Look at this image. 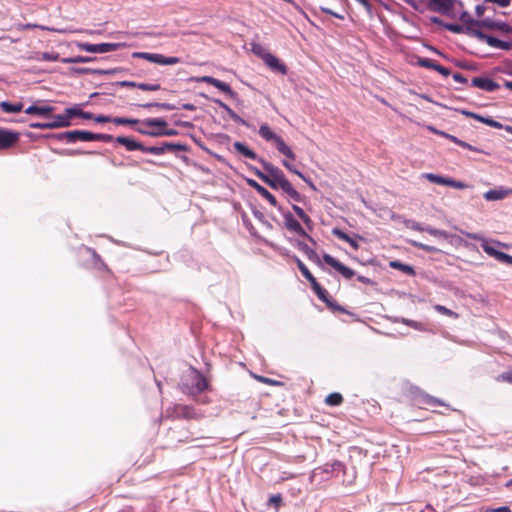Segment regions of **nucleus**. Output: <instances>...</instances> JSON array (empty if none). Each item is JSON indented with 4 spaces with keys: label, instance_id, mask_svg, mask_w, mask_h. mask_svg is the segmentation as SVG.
Listing matches in <instances>:
<instances>
[{
    "label": "nucleus",
    "instance_id": "45",
    "mask_svg": "<svg viewBox=\"0 0 512 512\" xmlns=\"http://www.w3.org/2000/svg\"><path fill=\"white\" fill-rule=\"evenodd\" d=\"M66 112H67L70 120L72 117H75V116L81 117V115H82V110L78 107L67 108Z\"/></svg>",
    "mask_w": 512,
    "mask_h": 512
},
{
    "label": "nucleus",
    "instance_id": "64",
    "mask_svg": "<svg viewBox=\"0 0 512 512\" xmlns=\"http://www.w3.org/2000/svg\"><path fill=\"white\" fill-rule=\"evenodd\" d=\"M476 13H477V15H478V16H481V15L484 13V7H483V6L478 5V6L476 7Z\"/></svg>",
    "mask_w": 512,
    "mask_h": 512
},
{
    "label": "nucleus",
    "instance_id": "22",
    "mask_svg": "<svg viewBox=\"0 0 512 512\" xmlns=\"http://www.w3.org/2000/svg\"><path fill=\"white\" fill-rule=\"evenodd\" d=\"M52 122L55 125V128L68 127L71 125V121L68 117L66 110L64 111L63 114H59V115L55 116L54 120Z\"/></svg>",
    "mask_w": 512,
    "mask_h": 512
},
{
    "label": "nucleus",
    "instance_id": "50",
    "mask_svg": "<svg viewBox=\"0 0 512 512\" xmlns=\"http://www.w3.org/2000/svg\"><path fill=\"white\" fill-rule=\"evenodd\" d=\"M363 238L359 235H356L355 237H351L350 241H348L347 243L350 244V246L357 250L359 248V242L358 240H362Z\"/></svg>",
    "mask_w": 512,
    "mask_h": 512
},
{
    "label": "nucleus",
    "instance_id": "60",
    "mask_svg": "<svg viewBox=\"0 0 512 512\" xmlns=\"http://www.w3.org/2000/svg\"><path fill=\"white\" fill-rule=\"evenodd\" d=\"M91 60V58L89 57H84V56H76L75 57V63H86V62H89Z\"/></svg>",
    "mask_w": 512,
    "mask_h": 512
},
{
    "label": "nucleus",
    "instance_id": "34",
    "mask_svg": "<svg viewBox=\"0 0 512 512\" xmlns=\"http://www.w3.org/2000/svg\"><path fill=\"white\" fill-rule=\"evenodd\" d=\"M495 379L497 382L512 384V369H508L507 371L502 372Z\"/></svg>",
    "mask_w": 512,
    "mask_h": 512
},
{
    "label": "nucleus",
    "instance_id": "14",
    "mask_svg": "<svg viewBox=\"0 0 512 512\" xmlns=\"http://www.w3.org/2000/svg\"><path fill=\"white\" fill-rule=\"evenodd\" d=\"M249 186L255 189L263 198H265L272 206L277 207L278 203L276 198L263 186L257 183L255 180H248Z\"/></svg>",
    "mask_w": 512,
    "mask_h": 512
},
{
    "label": "nucleus",
    "instance_id": "6",
    "mask_svg": "<svg viewBox=\"0 0 512 512\" xmlns=\"http://www.w3.org/2000/svg\"><path fill=\"white\" fill-rule=\"evenodd\" d=\"M76 46L82 50L89 53H108L116 51L122 47L125 46L123 43H100V44H89V43H82L77 42Z\"/></svg>",
    "mask_w": 512,
    "mask_h": 512
},
{
    "label": "nucleus",
    "instance_id": "43",
    "mask_svg": "<svg viewBox=\"0 0 512 512\" xmlns=\"http://www.w3.org/2000/svg\"><path fill=\"white\" fill-rule=\"evenodd\" d=\"M448 186L456 188V189H465L468 187V185L462 181H457L454 179L449 178L448 180Z\"/></svg>",
    "mask_w": 512,
    "mask_h": 512
},
{
    "label": "nucleus",
    "instance_id": "44",
    "mask_svg": "<svg viewBox=\"0 0 512 512\" xmlns=\"http://www.w3.org/2000/svg\"><path fill=\"white\" fill-rule=\"evenodd\" d=\"M32 128L35 129H54L55 125L53 122H46V123H33L30 125Z\"/></svg>",
    "mask_w": 512,
    "mask_h": 512
},
{
    "label": "nucleus",
    "instance_id": "3",
    "mask_svg": "<svg viewBox=\"0 0 512 512\" xmlns=\"http://www.w3.org/2000/svg\"><path fill=\"white\" fill-rule=\"evenodd\" d=\"M182 385L192 394L200 393L208 387L206 378L194 368H189L184 372Z\"/></svg>",
    "mask_w": 512,
    "mask_h": 512
},
{
    "label": "nucleus",
    "instance_id": "32",
    "mask_svg": "<svg viewBox=\"0 0 512 512\" xmlns=\"http://www.w3.org/2000/svg\"><path fill=\"white\" fill-rule=\"evenodd\" d=\"M391 267L393 268H396V269H399L409 275L411 274H414V270L411 266L409 265H406V264H403L401 262H398V261H393L390 263Z\"/></svg>",
    "mask_w": 512,
    "mask_h": 512
},
{
    "label": "nucleus",
    "instance_id": "27",
    "mask_svg": "<svg viewBox=\"0 0 512 512\" xmlns=\"http://www.w3.org/2000/svg\"><path fill=\"white\" fill-rule=\"evenodd\" d=\"M423 177L425 179H427L428 181H430L431 183L448 186L449 178L443 177L441 175L433 174V173H425V174H423Z\"/></svg>",
    "mask_w": 512,
    "mask_h": 512
},
{
    "label": "nucleus",
    "instance_id": "39",
    "mask_svg": "<svg viewBox=\"0 0 512 512\" xmlns=\"http://www.w3.org/2000/svg\"><path fill=\"white\" fill-rule=\"evenodd\" d=\"M400 321L402 323H404V324H406V325L416 329V330H420V331L425 330L424 326L421 323H419V322H416V321H413V320H409V319H405V318H402Z\"/></svg>",
    "mask_w": 512,
    "mask_h": 512
},
{
    "label": "nucleus",
    "instance_id": "47",
    "mask_svg": "<svg viewBox=\"0 0 512 512\" xmlns=\"http://www.w3.org/2000/svg\"><path fill=\"white\" fill-rule=\"evenodd\" d=\"M444 27L454 33H461L463 32V27L459 24H445Z\"/></svg>",
    "mask_w": 512,
    "mask_h": 512
},
{
    "label": "nucleus",
    "instance_id": "56",
    "mask_svg": "<svg viewBox=\"0 0 512 512\" xmlns=\"http://www.w3.org/2000/svg\"><path fill=\"white\" fill-rule=\"evenodd\" d=\"M143 107H160V108H164V109H171V107L165 103H148V104L143 105Z\"/></svg>",
    "mask_w": 512,
    "mask_h": 512
},
{
    "label": "nucleus",
    "instance_id": "12",
    "mask_svg": "<svg viewBox=\"0 0 512 512\" xmlns=\"http://www.w3.org/2000/svg\"><path fill=\"white\" fill-rule=\"evenodd\" d=\"M19 139V134L14 131L0 128V149L13 146Z\"/></svg>",
    "mask_w": 512,
    "mask_h": 512
},
{
    "label": "nucleus",
    "instance_id": "55",
    "mask_svg": "<svg viewBox=\"0 0 512 512\" xmlns=\"http://www.w3.org/2000/svg\"><path fill=\"white\" fill-rule=\"evenodd\" d=\"M414 246L416 247H419L427 252H435L436 249L432 246H429V245H425V244H421V243H417V242H413Z\"/></svg>",
    "mask_w": 512,
    "mask_h": 512
},
{
    "label": "nucleus",
    "instance_id": "20",
    "mask_svg": "<svg viewBox=\"0 0 512 512\" xmlns=\"http://www.w3.org/2000/svg\"><path fill=\"white\" fill-rule=\"evenodd\" d=\"M415 228L418 230H424V231L428 232L430 235L434 236L435 238H437L438 240H441V241L449 240L451 238V235L443 230H438V229H434V228H430V227L420 228L418 226Z\"/></svg>",
    "mask_w": 512,
    "mask_h": 512
},
{
    "label": "nucleus",
    "instance_id": "9",
    "mask_svg": "<svg viewBox=\"0 0 512 512\" xmlns=\"http://www.w3.org/2000/svg\"><path fill=\"white\" fill-rule=\"evenodd\" d=\"M59 138L66 139L69 142H74L76 140L88 142V141H95V133H92L89 131L75 130V131H68V132L61 133L59 135Z\"/></svg>",
    "mask_w": 512,
    "mask_h": 512
},
{
    "label": "nucleus",
    "instance_id": "53",
    "mask_svg": "<svg viewBox=\"0 0 512 512\" xmlns=\"http://www.w3.org/2000/svg\"><path fill=\"white\" fill-rule=\"evenodd\" d=\"M94 120L98 123L112 122L113 118L105 115H98L94 117Z\"/></svg>",
    "mask_w": 512,
    "mask_h": 512
},
{
    "label": "nucleus",
    "instance_id": "58",
    "mask_svg": "<svg viewBox=\"0 0 512 512\" xmlns=\"http://www.w3.org/2000/svg\"><path fill=\"white\" fill-rule=\"evenodd\" d=\"M139 83H135V82H132V81H121L119 82V85L122 86V87H137Z\"/></svg>",
    "mask_w": 512,
    "mask_h": 512
},
{
    "label": "nucleus",
    "instance_id": "40",
    "mask_svg": "<svg viewBox=\"0 0 512 512\" xmlns=\"http://www.w3.org/2000/svg\"><path fill=\"white\" fill-rule=\"evenodd\" d=\"M42 30H47V31H53V32H57V33H75V32H80L81 30H76V29H67V28H64V29H57V28H50V27H46V26H39Z\"/></svg>",
    "mask_w": 512,
    "mask_h": 512
},
{
    "label": "nucleus",
    "instance_id": "15",
    "mask_svg": "<svg viewBox=\"0 0 512 512\" xmlns=\"http://www.w3.org/2000/svg\"><path fill=\"white\" fill-rule=\"evenodd\" d=\"M472 85L488 92H492L498 88L497 83L486 77L473 78Z\"/></svg>",
    "mask_w": 512,
    "mask_h": 512
},
{
    "label": "nucleus",
    "instance_id": "33",
    "mask_svg": "<svg viewBox=\"0 0 512 512\" xmlns=\"http://www.w3.org/2000/svg\"><path fill=\"white\" fill-rule=\"evenodd\" d=\"M342 399H343V398H342L341 394H339V393H331V394H329V395L326 397L325 402H326L328 405H333V406H335V405H339V404H341Z\"/></svg>",
    "mask_w": 512,
    "mask_h": 512
},
{
    "label": "nucleus",
    "instance_id": "4",
    "mask_svg": "<svg viewBox=\"0 0 512 512\" xmlns=\"http://www.w3.org/2000/svg\"><path fill=\"white\" fill-rule=\"evenodd\" d=\"M469 237L474 240H481V247L484 250V252L487 253L489 256L494 257L498 261L505 263L507 265H512V256L503 253L497 249L498 246L506 247L505 244L497 241H488L475 234L469 235Z\"/></svg>",
    "mask_w": 512,
    "mask_h": 512
},
{
    "label": "nucleus",
    "instance_id": "8",
    "mask_svg": "<svg viewBox=\"0 0 512 512\" xmlns=\"http://www.w3.org/2000/svg\"><path fill=\"white\" fill-rule=\"evenodd\" d=\"M283 220L284 226L287 230L307 238L313 244L315 243L314 239L307 234V232L303 229L299 221L296 220L290 212L283 213Z\"/></svg>",
    "mask_w": 512,
    "mask_h": 512
},
{
    "label": "nucleus",
    "instance_id": "1",
    "mask_svg": "<svg viewBox=\"0 0 512 512\" xmlns=\"http://www.w3.org/2000/svg\"><path fill=\"white\" fill-rule=\"evenodd\" d=\"M261 163L265 172L256 170L255 174L258 178L274 189L280 188L295 201L300 200L299 193L293 188L292 184L285 178V175L278 167L264 160H261Z\"/></svg>",
    "mask_w": 512,
    "mask_h": 512
},
{
    "label": "nucleus",
    "instance_id": "5",
    "mask_svg": "<svg viewBox=\"0 0 512 512\" xmlns=\"http://www.w3.org/2000/svg\"><path fill=\"white\" fill-rule=\"evenodd\" d=\"M133 58H140L147 60L151 63H155L158 65H176L181 62L180 58L174 56H164L159 53H149V52H134L132 54Z\"/></svg>",
    "mask_w": 512,
    "mask_h": 512
},
{
    "label": "nucleus",
    "instance_id": "31",
    "mask_svg": "<svg viewBox=\"0 0 512 512\" xmlns=\"http://www.w3.org/2000/svg\"><path fill=\"white\" fill-rule=\"evenodd\" d=\"M36 59L39 61H58L59 54L58 53L42 52V53L38 54Z\"/></svg>",
    "mask_w": 512,
    "mask_h": 512
},
{
    "label": "nucleus",
    "instance_id": "11",
    "mask_svg": "<svg viewBox=\"0 0 512 512\" xmlns=\"http://www.w3.org/2000/svg\"><path fill=\"white\" fill-rule=\"evenodd\" d=\"M261 58L263 59L264 63L272 70L278 71L282 74L287 73V69L284 64H282L277 57L272 55L269 52H263L260 54Z\"/></svg>",
    "mask_w": 512,
    "mask_h": 512
},
{
    "label": "nucleus",
    "instance_id": "57",
    "mask_svg": "<svg viewBox=\"0 0 512 512\" xmlns=\"http://www.w3.org/2000/svg\"><path fill=\"white\" fill-rule=\"evenodd\" d=\"M488 512H511V509L507 506H502V507L490 509V510H488Z\"/></svg>",
    "mask_w": 512,
    "mask_h": 512
},
{
    "label": "nucleus",
    "instance_id": "51",
    "mask_svg": "<svg viewBox=\"0 0 512 512\" xmlns=\"http://www.w3.org/2000/svg\"><path fill=\"white\" fill-rule=\"evenodd\" d=\"M112 139H113V137L111 135L95 133V141L110 142V141H112Z\"/></svg>",
    "mask_w": 512,
    "mask_h": 512
},
{
    "label": "nucleus",
    "instance_id": "24",
    "mask_svg": "<svg viewBox=\"0 0 512 512\" xmlns=\"http://www.w3.org/2000/svg\"><path fill=\"white\" fill-rule=\"evenodd\" d=\"M234 148L239 153H241L242 155H244L247 158H250V159H256L257 158L255 152L252 151L250 148H248L245 144H243L241 142H235L234 143Z\"/></svg>",
    "mask_w": 512,
    "mask_h": 512
},
{
    "label": "nucleus",
    "instance_id": "17",
    "mask_svg": "<svg viewBox=\"0 0 512 512\" xmlns=\"http://www.w3.org/2000/svg\"><path fill=\"white\" fill-rule=\"evenodd\" d=\"M54 111V107L49 105H31L26 110V114H38L41 116H48Z\"/></svg>",
    "mask_w": 512,
    "mask_h": 512
},
{
    "label": "nucleus",
    "instance_id": "2",
    "mask_svg": "<svg viewBox=\"0 0 512 512\" xmlns=\"http://www.w3.org/2000/svg\"><path fill=\"white\" fill-rule=\"evenodd\" d=\"M259 135L268 142H273L276 149L289 160H295L296 155L285 141L277 135L268 124L263 123L259 128Z\"/></svg>",
    "mask_w": 512,
    "mask_h": 512
},
{
    "label": "nucleus",
    "instance_id": "7",
    "mask_svg": "<svg viewBox=\"0 0 512 512\" xmlns=\"http://www.w3.org/2000/svg\"><path fill=\"white\" fill-rule=\"evenodd\" d=\"M142 125L157 128V132L151 133L152 137L174 136L177 134L176 130L167 128L168 123L162 118L145 119L143 120Z\"/></svg>",
    "mask_w": 512,
    "mask_h": 512
},
{
    "label": "nucleus",
    "instance_id": "10",
    "mask_svg": "<svg viewBox=\"0 0 512 512\" xmlns=\"http://www.w3.org/2000/svg\"><path fill=\"white\" fill-rule=\"evenodd\" d=\"M323 260L326 264L333 267L336 271H338L343 277L347 279L352 278L355 274L352 269L343 265L341 262H339L337 259H335L329 254H324Z\"/></svg>",
    "mask_w": 512,
    "mask_h": 512
},
{
    "label": "nucleus",
    "instance_id": "19",
    "mask_svg": "<svg viewBox=\"0 0 512 512\" xmlns=\"http://www.w3.org/2000/svg\"><path fill=\"white\" fill-rule=\"evenodd\" d=\"M291 242L302 253H304L310 260L318 259L317 253L312 248H310L306 243H304L300 240H293Z\"/></svg>",
    "mask_w": 512,
    "mask_h": 512
},
{
    "label": "nucleus",
    "instance_id": "35",
    "mask_svg": "<svg viewBox=\"0 0 512 512\" xmlns=\"http://www.w3.org/2000/svg\"><path fill=\"white\" fill-rule=\"evenodd\" d=\"M112 122L115 124H118V125H133V124H137L139 122V120L122 118V117H114Z\"/></svg>",
    "mask_w": 512,
    "mask_h": 512
},
{
    "label": "nucleus",
    "instance_id": "62",
    "mask_svg": "<svg viewBox=\"0 0 512 512\" xmlns=\"http://www.w3.org/2000/svg\"><path fill=\"white\" fill-rule=\"evenodd\" d=\"M81 118H84V119H94V116L91 113H89V112L82 111Z\"/></svg>",
    "mask_w": 512,
    "mask_h": 512
},
{
    "label": "nucleus",
    "instance_id": "42",
    "mask_svg": "<svg viewBox=\"0 0 512 512\" xmlns=\"http://www.w3.org/2000/svg\"><path fill=\"white\" fill-rule=\"evenodd\" d=\"M332 234H333L334 236H336L337 238H339V239H341V240L345 241V242H348V241H350V239H351V237H350L348 234H346L345 232H343V231H342V230H340L339 228H334V229L332 230Z\"/></svg>",
    "mask_w": 512,
    "mask_h": 512
},
{
    "label": "nucleus",
    "instance_id": "16",
    "mask_svg": "<svg viewBox=\"0 0 512 512\" xmlns=\"http://www.w3.org/2000/svg\"><path fill=\"white\" fill-rule=\"evenodd\" d=\"M201 81L213 85L220 91H222L230 96L234 95V92L232 91L231 87L227 83L222 82L216 78H213L211 76H203L201 78Z\"/></svg>",
    "mask_w": 512,
    "mask_h": 512
},
{
    "label": "nucleus",
    "instance_id": "18",
    "mask_svg": "<svg viewBox=\"0 0 512 512\" xmlns=\"http://www.w3.org/2000/svg\"><path fill=\"white\" fill-rule=\"evenodd\" d=\"M116 141L119 144L125 146L126 149L129 151L144 150V147L142 146L141 143L129 137L119 136L117 137Z\"/></svg>",
    "mask_w": 512,
    "mask_h": 512
},
{
    "label": "nucleus",
    "instance_id": "49",
    "mask_svg": "<svg viewBox=\"0 0 512 512\" xmlns=\"http://www.w3.org/2000/svg\"><path fill=\"white\" fill-rule=\"evenodd\" d=\"M431 68L438 71L439 73H441L442 75L444 76H447L449 75V71L447 68L439 65V64H436V63H431Z\"/></svg>",
    "mask_w": 512,
    "mask_h": 512
},
{
    "label": "nucleus",
    "instance_id": "37",
    "mask_svg": "<svg viewBox=\"0 0 512 512\" xmlns=\"http://www.w3.org/2000/svg\"><path fill=\"white\" fill-rule=\"evenodd\" d=\"M435 310L443 315H446V316H449V317H453V318H457L458 317V314L453 312L452 310L446 308L445 306L443 305H435Z\"/></svg>",
    "mask_w": 512,
    "mask_h": 512
},
{
    "label": "nucleus",
    "instance_id": "21",
    "mask_svg": "<svg viewBox=\"0 0 512 512\" xmlns=\"http://www.w3.org/2000/svg\"><path fill=\"white\" fill-rule=\"evenodd\" d=\"M292 209L294 210L296 215L303 221V223L307 226V228L309 230H312L313 222L311 218L305 213V211L297 205H293Z\"/></svg>",
    "mask_w": 512,
    "mask_h": 512
},
{
    "label": "nucleus",
    "instance_id": "41",
    "mask_svg": "<svg viewBox=\"0 0 512 512\" xmlns=\"http://www.w3.org/2000/svg\"><path fill=\"white\" fill-rule=\"evenodd\" d=\"M137 88L144 90V91H157L160 89V85L159 84L139 83L137 85Z\"/></svg>",
    "mask_w": 512,
    "mask_h": 512
},
{
    "label": "nucleus",
    "instance_id": "59",
    "mask_svg": "<svg viewBox=\"0 0 512 512\" xmlns=\"http://www.w3.org/2000/svg\"><path fill=\"white\" fill-rule=\"evenodd\" d=\"M418 63L423 67L431 68V63H434V62L430 59H420Z\"/></svg>",
    "mask_w": 512,
    "mask_h": 512
},
{
    "label": "nucleus",
    "instance_id": "63",
    "mask_svg": "<svg viewBox=\"0 0 512 512\" xmlns=\"http://www.w3.org/2000/svg\"><path fill=\"white\" fill-rule=\"evenodd\" d=\"M258 379L261 381V382H264V383H267V384H276L275 381L271 380V379H268V378H264V377H258Z\"/></svg>",
    "mask_w": 512,
    "mask_h": 512
},
{
    "label": "nucleus",
    "instance_id": "38",
    "mask_svg": "<svg viewBox=\"0 0 512 512\" xmlns=\"http://www.w3.org/2000/svg\"><path fill=\"white\" fill-rule=\"evenodd\" d=\"M179 410H180L179 414L186 418H196L197 417L194 409H192L190 407L183 406V407H180Z\"/></svg>",
    "mask_w": 512,
    "mask_h": 512
},
{
    "label": "nucleus",
    "instance_id": "61",
    "mask_svg": "<svg viewBox=\"0 0 512 512\" xmlns=\"http://www.w3.org/2000/svg\"><path fill=\"white\" fill-rule=\"evenodd\" d=\"M455 81L464 83L466 82V79L461 74H455L454 76Z\"/></svg>",
    "mask_w": 512,
    "mask_h": 512
},
{
    "label": "nucleus",
    "instance_id": "29",
    "mask_svg": "<svg viewBox=\"0 0 512 512\" xmlns=\"http://www.w3.org/2000/svg\"><path fill=\"white\" fill-rule=\"evenodd\" d=\"M443 134V137H446L447 139L451 140L452 142H454L455 144L463 147V148H466V149H469L471 151H475V152H479V150L476 148V147H473L471 146L470 144L464 142V141H461L459 140L457 137L453 136V135H450V134H447V133H442Z\"/></svg>",
    "mask_w": 512,
    "mask_h": 512
},
{
    "label": "nucleus",
    "instance_id": "52",
    "mask_svg": "<svg viewBox=\"0 0 512 512\" xmlns=\"http://www.w3.org/2000/svg\"><path fill=\"white\" fill-rule=\"evenodd\" d=\"M483 123H485L488 126L493 127V128H501L502 127V125L499 122H497L491 118H485Z\"/></svg>",
    "mask_w": 512,
    "mask_h": 512
},
{
    "label": "nucleus",
    "instance_id": "28",
    "mask_svg": "<svg viewBox=\"0 0 512 512\" xmlns=\"http://www.w3.org/2000/svg\"><path fill=\"white\" fill-rule=\"evenodd\" d=\"M0 108L6 113H18L23 109L21 103L11 104L9 102H0Z\"/></svg>",
    "mask_w": 512,
    "mask_h": 512
},
{
    "label": "nucleus",
    "instance_id": "30",
    "mask_svg": "<svg viewBox=\"0 0 512 512\" xmlns=\"http://www.w3.org/2000/svg\"><path fill=\"white\" fill-rule=\"evenodd\" d=\"M296 263H297V266L298 268L300 269L301 273L303 274V276L312 284L316 281L315 277L311 274V272L309 271V269L304 265V263L296 258Z\"/></svg>",
    "mask_w": 512,
    "mask_h": 512
},
{
    "label": "nucleus",
    "instance_id": "13",
    "mask_svg": "<svg viewBox=\"0 0 512 512\" xmlns=\"http://www.w3.org/2000/svg\"><path fill=\"white\" fill-rule=\"evenodd\" d=\"M509 195H512V189L505 187H497L495 189H491L484 193V198L487 201H497L502 200Z\"/></svg>",
    "mask_w": 512,
    "mask_h": 512
},
{
    "label": "nucleus",
    "instance_id": "26",
    "mask_svg": "<svg viewBox=\"0 0 512 512\" xmlns=\"http://www.w3.org/2000/svg\"><path fill=\"white\" fill-rule=\"evenodd\" d=\"M217 102L219 103L220 107H222L227 112V114L233 121H235L241 125L248 126L247 122L244 119H242L238 114H236L229 106H227L226 104H224L221 101H217Z\"/></svg>",
    "mask_w": 512,
    "mask_h": 512
},
{
    "label": "nucleus",
    "instance_id": "25",
    "mask_svg": "<svg viewBox=\"0 0 512 512\" xmlns=\"http://www.w3.org/2000/svg\"><path fill=\"white\" fill-rule=\"evenodd\" d=\"M480 37L485 39L486 43L492 47L501 48V49H507L509 47V45L506 42L499 40L495 37L484 36L482 34H480Z\"/></svg>",
    "mask_w": 512,
    "mask_h": 512
},
{
    "label": "nucleus",
    "instance_id": "54",
    "mask_svg": "<svg viewBox=\"0 0 512 512\" xmlns=\"http://www.w3.org/2000/svg\"><path fill=\"white\" fill-rule=\"evenodd\" d=\"M144 150H145V151H148V152H150V153H153V154L159 155V154L164 153L165 148H164V147H150V148H148V149H145V148H144Z\"/></svg>",
    "mask_w": 512,
    "mask_h": 512
},
{
    "label": "nucleus",
    "instance_id": "46",
    "mask_svg": "<svg viewBox=\"0 0 512 512\" xmlns=\"http://www.w3.org/2000/svg\"><path fill=\"white\" fill-rule=\"evenodd\" d=\"M142 122L143 121H139L137 124H140V126L137 128V131L143 135H148V136H152V132H157V130H150L149 129V126H143L142 125Z\"/></svg>",
    "mask_w": 512,
    "mask_h": 512
},
{
    "label": "nucleus",
    "instance_id": "36",
    "mask_svg": "<svg viewBox=\"0 0 512 512\" xmlns=\"http://www.w3.org/2000/svg\"><path fill=\"white\" fill-rule=\"evenodd\" d=\"M312 287H313V290L316 292V294L318 295V297L327 302L328 303V300L326 298V291L318 284L317 281H315L314 283L311 284Z\"/></svg>",
    "mask_w": 512,
    "mask_h": 512
},
{
    "label": "nucleus",
    "instance_id": "23",
    "mask_svg": "<svg viewBox=\"0 0 512 512\" xmlns=\"http://www.w3.org/2000/svg\"><path fill=\"white\" fill-rule=\"evenodd\" d=\"M282 165L286 169H288L290 172L296 174L301 179H303L313 190H316L315 185L309 179H307L299 170H297L292 164H290L287 160H283Z\"/></svg>",
    "mask_w": 512,
    "mask_h": 512
},
{
    "label": "nucleus",
    "instance_id": "48",
    "mask_svg": "<svg viewBox=\"0 0 512 512\" xmlns=\"http://www.w3.org/2000/svg\"><path fill=\"white\" fill-rule=\"evenodd\" d=\"M282 502V497L280 494H275V495H272L270 498H269V504L271 505H275L276 508H278L280 506Z\"/></svg>",
    "mask_w": 512,
    "mask_h": 512
}]
</instances>
